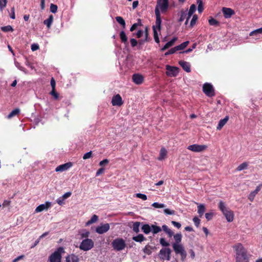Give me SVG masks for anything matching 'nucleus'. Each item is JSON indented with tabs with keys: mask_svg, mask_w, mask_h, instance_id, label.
<instances>
[{
	"mask_svg": "<svg viewBox=\"0 0 262 262\" xmlns=\"http://www.w3.org/2000/svg\"><path fill=\"white\" fill-rule=\"evenodd\" d=\"M133 239L135 242L141 243L144 241H145L146 238L144 236L143 234H139L136 236H133Z\"/></svg>",
	"mask_w": 262,
	"mask_h": 262,
	"instance_id": "26",
	"label": "nucleus"
},
{
	"mask_svg": "<svg viewBox=\"0 0 262 262\" xmlns=\"http://www.w3.org/2000/svg\"><path fill=\"white\" fill-rule=\"evenodd\" d=\"M120 38L122 42L126 45L128 43L127 37L124 31H122L120 33Z\"/></svg>",
	"mask_w": 262,
	"mask_h": 262,
	"instance_id": "27",
	"label": "nucleus"
},
{
	"mask_svg": "<svg viewBox=\"0 0 262 262\" xmlns=\"http://www.w3.org/2000/svg\"><path fill=\"white\" fill-rule=\"evenodd\" d=\"M209 24L211 26H219L220 23L217 20L211 17L209 19Z\"/></svg>",
	"mask_w": 262,
	"mask_h": 262,
	"instance_id": "44",
	"label": "nucleus"
},
{
	"mask_svg": "<svg viewBox=\"0 0 262 262\" xmlns=\"http://www.w3.org/2000/svg\"><path fill=\"white\" fill-rule=\"evenodd\" d=\"M90 232L85 230H82L81 233V236L82 238H86L89 236Z\"/></svg>",
	"mask_w": 262,
	"mask_h": 262,
	"instance_id": "53",
	"label": "nucleus"
},
{
	"mask_svg": "<svg viewBox=\"0 0 262 262\" xmlns=\"http://www.w3.org/2000/svg\"><path fill=\"white\" fill-rule=\"evenodd\" d=\"M50 83L52 87V90H55L56 86V82L53 78H51Z\"/></svg>",
	"mask_w": 262,
	"mask_h": 262,
	"instance_id": "63",
	"label": "nucleus"
},
{
	"mask_svg": "<svg viewBox=\"0 0 262 262\" xmlns=\"http://www.w3.org/2000/svg\"><path fill=\"white\" fill-rule=\"evenodd\" d=\"M94 246L93 242L92 239L86 238L84 239L81 243L79 248L80 249L84 251H88L90 250Z\"/></svg>",
	"mask_w": 262,
	"mask_h": 262,
	"instance_id": "8",
	"label": "nucleus"
},
{
	"mask_svg": "<svg viewBox=\"0 0 262 262\" xmlns=\"http://www.w3.org/2000/svg\"><path fill=\"white\" fill-rule=\"evenodd\" d=\"M20 110L19 108H15L13 110L8 116V118L10 119L14 116L19 114Z\"/></svg>",
	"mask_w": 262,
	"mask_h": 262,
	"instance_id": "40",
	"label": "nucleus"
},
{
	"mask_svg": "<svg viewBox=\"0 0 262 262\" xmlns=\"http://www.w3.org/2000/svg\"><path fill=\"white\" fill-rule=\"evenodd\" d=\"M193 222L196 227H199L200 224V220L196 216L193 218Z\"/></svg>",
	"mask_w": 262,
	"mask_h": 262,
	"instance_id": "52",
	"label": "nucleus"
},
{
	"mask_svg": "<svg viewBox=\"0 0 262 262\" xmlns=\"http://www.w3.org/2000/svg\"><path fill=\"white\" fill-rule=\"evenodd\" d=\"M197 4H198V10L199 13L202 12L204 10L203 3L202 0H197Z\"/></svg>",
	"mask_w": 262,
	"mask_h": 262,
	"instance_id": "42",
	"label": "nucleus"
},
{
	"mask_svg": "<svg viewBox=\"0 0 262 262\" xmlns=\"http://www.w3.org/2000/svg\"><path fill=\"white\" fill-rule=\"evenodd\" d=\"M219 208L222 212L223 214L225 216L228 222H231L233 221L234 219L233 212L226 207V204L224 202L221 201L219 202Z\"/></svg>",
	"mask_w": 262,
	"mask_h": 262,
	"instance_id": "4",
	"label": "nucleus"
},
{
	"mask_svg": "<svg viewBox=\"0 0 262 262\" xmlns=\"http://www.w3.org/2000/svg\"><path fill=\"white\" fill-rule=\"evenodd\" d=\"M196 10V6L194 4H192L190 6L189 11L187 13V16L188 18H190L193 13Z\"/></svg>",
	"mask_w": 262,
	"mask_h": 262,
	"instance_id": "31",
	"label": "nucleus"
},
{
	"mask_svg": "<svg viewBox=\"0 0 262 262\" xmlns=\"http://www.w3.org/2000/svg\"><path fill=\"white\" fill-rule=\"evenodd\" d=\"M39 49V46L37 44L34 43L31 45V50L35 51Z\"/></svg>",
	"mask_w": 262,
	"mask_h": 262,
	"instance_id": "64",
	"label": "nucleus"
},
{
	"mask_svg": "<svg viewBox=\"0 0 262 262\" xmlns=\"http://www.w3.org/2000/svg\"><path fill=\"white\" fill-rule=\"evenodd\" d=\"M78 256L74 254L69 255L66 258V262H78Z\"/></svg>",
	"mask_w": 262,
	"mask_h": 262,
	"instance_id": "25",
	"label": "nucleus"
},
{
	"mask_svg": "<svg viewBox=\"0 0 262 262\" xmlns=\"http://www.w3.org/2000/svg\"><path fill=\"white\" fill-rule=\"evenodd\" d=\"M161 229L168 235L169 237H171L173 235V231L167 225H163Z\"/></svg>",
	"mask_w": 262,
	"mask_h": 262,
	"instance_id": "23",
	"label": "nucleus"
},
{
	"mask_svg": "<svg viewBox=\"0 0 262 262\" xmlns=\"http://www.w3.org/2000/svg\"><path fill=\"white\" fill-rule=\"evenodd\" d=\"M257 34H262V28L256 29L250 32L249 35L253 36Z\"/></svg>",
	"mask_w": 262,
	"mask_h": 262,
	"instance_id": "45",
	"label": "nucleus"
},
{
	"mask_svg": "<svg viewBox=\"0 0 262 262\" xmlns=\"http://www.w3.org/2000/svg\"><path fill=\"white\" fill-rule=\"evenodd\" d=\"M222 12L224 17L226 18H230L233 15L235 14V12L233 9L226 7H223L222 8Z\"/></svg>",
	"mask_w": 262,
	"mask_h": 262,
	"instance_id": "13",
	"label": "nucleus"
},
{
	"mask_svg": "<svg viewBox=\"0 0 262 262\" xmlns=\"http://www.w3.org/2000/svg\"><path fill=\"white\" fill-rule=\"evenodd\" d=\"M51 203L50 202H46L45 204H42L36 207L35 209L36 212H40L44 210H47L51 207Z\"/></svg>",
	"mask_w": 262,
	"mask_h": 262,
	"instance_id": "16",
	"label": "nucleus"
},
{
	"mask_svg": "<svg viewBox=\"0 0 262 262\" xmlns=\"http://www.w3.org/2000/svg\"><path fill=\"white\" fill-rule=\"evenodd\" d=\"M160 243L163 247H167L169 246V243L166 242L164 238H161L160 239Z\"/></svg>",
	"mask_w": 262,
	"mask_h": 262,
	"instance_id": "48",
	"label": "nucleus"
},
{
	"mask_svg": "<svg viewBox=\"0 0 262 262\" xmlns=\"http://www.w3.org/2000/svg\"><path fill=\"white\" fill-rule=\"evenodd\" d=\"M53 16L52 15H50L49 16V18L46 20H44L43 24L47 26L48 28H50L51 27V26L53 23Z\"/></svg>",
	"mask_w": 262,
	"mask_h": 262,
	"instance_id": "28",
	"label": "nucleus"
},
{
	"mask_svg": "<svg viewBox=\"0 0 262 262\" xmlns=\"http://www.w3.org/2000/svg\"><path fill=\"white\" fill-rule=\"evenodd\" d=\"M140 222H136L134 223L133 225V230L136 233H138L139 232V226L140 225Z\"/></svg>",
	"mask_w": 262,
	"mask_h": 262,
	"instance_id": "37",
	"label": "nucleus"
},
{
	"mask_svg": "<svg viewBox=\"0 0 262 262\" xmlns=\"http://www.w3.org/2000/svg\"><path fill=\"white\" fill-rule=\"evenodd\" d=\"M162 229L160 227L156 225H151V231L154 234H157L161 231Z\"/></svg>",
	"mask_w": 262,
	"mask_h": 262,
	"instance_id": "33",
	"label": "nucleus"
},
{
	"mask_svg": "<svg viewBox=\"0 0 262 262\" xmlns=\"http://www.w3.org/2000/svg\"><path fill=\"white\" fill-rule=\"evenodd\" d=\"M179 63L186 72H190L191 71L190 66L188 62L181 60L179 62Z\"/></svg>",
	"mask_w": 262,
	"mask_h": 262,
	"instance_id": "19",
	"label": "nucleus"
},
{
	"mask_svg": "<svg viewBox=\"0 0 262 262\" xmlns=\"http://www.w3.org/2000/svg\"><path fill=\"white\" fill-rule=\"evenodd\" d=\"M189 43V41H186L185 42H183L180 45L176 46V50H177V51H180L184 49L188 45Z\"/></svg>",
	"mask_w": 262,
	"mask_h": 262,
	"instance_id": "32",
	"label": "nucleus"
},
{
	"mask_svg": "<svg viewBox=\"0 0 262 262\" xmlns=\"http://www.w3.org/2000/svg\"><path fill=\"white\" fill-rule=\"evenodd\" d=\"M152 249V247L150 246L149 245H146L144 248L143 249V252L147 255H150L151 254V249Z\"/></svg>",
	"mask_w": 262,
	"mask_h": 262,
	"instance_id": "36",
	"label": "nucleus"
},
{
	"mask_svg": "<svg viewBox=\"0 0 262 262\" xmlns=\"http://www.w3.org/2000/svg\"><path fill=\"white\" fill-rule=\"evenodd\" d=\"M177 37H174L171 40L167 42L165 45V46L161 49V51H164L166 50H167V49H168L169 48H170V47L174 45L175 41L177 40Z\"/></svg>",
	"mask_w": 262,
	"mask_h": 262,
	"instance_id": "21",
	"label": "nucleus"
},
{
	"mask_svg": "<svg viewBox=\"0 0 262 262\" xmlns=\"http://www.w3.org/2000/svg\"><path fill=\"white\" fill-rule=\"evenodd\" d=\"M112 104L113 106H120L123 104V101L119 94H117L113 97Z\"/></svg>",
	"mask_w": 262,
	"mask_h": 262,
	"instance_id": "12",
	"label": "nucleus"
},
{
	"mask_svg": "<svg viewBox=\"0 0 262 262\" xmlns=\"http://www.w3.org/2000/svg\"><path fill=\"white\" fill-rule=\"evenodd\" d=\"M92 156V151H90L89 152H88L86 153H85L83 156V159L84 160H86V159H88L89 158H90Z\"/></svg>",
	"mask_w": 262,
	"mask_h": 262,
	"instance_id": "60",
	"label": "nucleus"
},
{
	"mask_svg": "<svg viewBox=\"0 0 262 262\" xmlns=\"http://www.w3.org/2000/svg\"><path fill=\"white\" fill-rule=\"evenodd\" d=\"M136 196L138 198L141 199L143 200H147V196L144 194L142 193H137Z\"/></svg>",
	"mask_w": 262,
	"mask_h": 262,
	"instance_id": "56",
	"label": "nucleus"
},
{
	"mask_svg": "<svg viewBox=\"0 0 262 262\" xmlns=\"http://www.w3.org/2000/svg\"><path fill=\"white\" fill-rule=\"evenodd\" d=\"M157 29H158L157 27L156 26V25L155 26H152L154 39L157 43H159L160 40H159V38L158 36V32L157 31Z\"/></svg>",
	"mask_w": 262,
	"mask_h": 262,
	"instance_id": "29",
	"label": "nucleus"
},
{
	"mask_svg": "<svg viewBox=\"0 0 262 262\" xmlns=\"http://www.w3.org/2000/svg\"><path fill=\"white\" fill-rule=\"evenodd\" d=\"M262 185L260 184L257 186L255 190L252 191L248 195V199L253 202L256 194L260 190Z\"/></svg>",
	"mask_w": 262,
	"mask_h": 262,
	"instance_id": "17",
	"label": "nucleus"
},
{
	"mask_svg": "<svg viewBox=\"0 0 262 262\" xmlns=\"http://www.w3.org/2000/svg\"><path fill=\"white\" fill-rule=\"evenodd\" d=\"M130 44L132 47H136L138 44V41L134 38H131L130 40Z\"/></svg>",
	"mask_w": 262,
	"mask_h": 262,
	"instance_id": "58",
	"label": "nucleus"
},
{
	"mask_svg": "<svg viewBox=\"0 0 262 262\" xmlns=\"http://www.w3.org/2000/svg\"><path fill=\"white\" fill-rule=\"evenodd\" d=\"M207 146L205 145L192 144L188 146L187 149L193 152H201L205 150Z\"/></svg>",
	"mask_w": 262,
	"mask_h": 262,
	"instance_id": "10",
	"label": "nucleus"
},
{
	"mask_svg": "<svg viewBox=\"0 0 262 262\" xmlns=\"http://www.w3.org/2000/svg\"><path fill=\"white\" fill-rule=\"evenodd\" d=\"M110 224L108 223L100 224L99 225V234L106 232L110 229Z\"/></svg>",
	"mask_w": 262,
	"mask_h": 262,
	"instance_id": "18",
	"label": "nucleus"
},
{
	"mask_svg": "<svg viewBox=\"0 0 262 262\" xmlns=\"http://www.w3.org/2000/svg\"><path fill=\"white\" fill-rule=\"evenodd\" d=\"M152 206L156 208H164L165 207V205L164 204H160L157 202H155L152 204Z\"/></svg>",
	"mask_w": 262,
	"mask_h": 262,
	"instance_id": "51",
	"label": "nucleus"
},
{
	"mask_svg": "<svg viewBox=\"0 0 262 262\" xmlns=\"http://www.w3.org/2000/svg\"><path fill=\"white\" fill-rule=\"evenodd\" d=\"M248 167V163L247 162H243L241 164L236 168L237 171H241L244 169H247Z\"/></svg>",
	"mask_w": 262,
	"mask_h": 262,
	"instance_id": "41",
	"label": "nucleus"
},
{
	"mask_svg": "<svg viewBox=\"0 0 262 262\" xmlns=\"http://www.w3.org/2000/svg\"><path fill=\"white\" fill-rule=\"evenodd\" d=\"M233 249L235 252V262H249L250 255L242 244L235 245Z\"/></svg>",
	"mask_w": 262,
	"mask_h": 262,
	"instance_id": "3",
	"label": "nucleus"
},
{
	"mask_svg": "<svg viewBox=\"0 0 262 262\" xmlns=\"http://www.w3.org/2000/svg\"><path fill=\"white\" fill-rule=\"evenodd\" d=\"M142 231L145 234H148L151 231V226L149 224H144L141 227Z\"/></svg>",
	"mask_w": 262,
	"mask_h": 262,
	"instance_id": "24",
	"label": "nucleus"
},
{
	"mask_svg": "<svg viewBox=\"0 0 262 262\" xmlns=\"http://www.w3.org/2000/svg\"><path fill=\"white\" fill-rule=\"evenodd\" d=\"M173 236L174 239V242L172 244L173 249L176 254L181 255V260L183 261L186 258L187 252L181 244L182 235L181 233H178Z\"/></svg>",
	"mask_w": 262,
	"mask_h": 262,
	"instance_id": "2",
	"label": "nucleus"
},
{
	"mask_svg": "<svg viewBox=\"0 0 262 262\" xmlns=\"http://www.w3.org/2000/svg\"><path fill=\"white\" fill-rule=\"evenodd\" d=\"M133 81L136 84L139 85L143 83V76L139 74H134L132 76Z\"/></svg>",
	"mask_w": 262,
	"mask_h": 262,
	"instance_id": "14",
	"label": "nucleus"
},
{
	"mask_svg": "<svg viewBox=\"0 0 262 262\" xmlns=\"http://www.w3.org/2000/svg\"><path fill=\"white\" fill-rule=\"evenodd\" d=\"M167 154V151L164 148L162 147L160 151V157H159L158 159L159 160H162L163 159H164L165 157L166 156Z\"/></svg>",
	"mask_w": 262,
	"mask_h": 262,
	"instance_id": "34",
	"label": "nucleus"
},
{
	"mask_svg": "<svg viewBox=\"0 0 262 262\" xmlns=\"http://www.w3.org/2000/svg\"><path fill=\"white\" fill-rule=\"evenodd\" d=\"M171 224L176 227H177L178 229H180L181 227V224L177 222L176 221H171Z\"/></svg>",
	"mask_w": 262,
	"mask_h": 262,
	"instance_id": "62",
	"label": "nucleus"
},
{
	"mask_svg": "<svg viewBox=\"0 0 262 262\" xmlns=\"http://www.w3.org/2000/svg\"><path fill=\"white\" fill-rule=\"evenodd\" d=\"M169 2L168 0H157V5L155 8V15H156V23L159 31L161 29V17L160 11L162 13H165L168 8Z\"/></svg>",
	"mask_w": 262,
	"mask_h": 262,
	"instance_id": "1",
	"label": "nucleus"
},
{
	"mask_svg": "<svg viewBox=\"0 0 262 262\" xmlns=\"http://www.w3.org/2000/svg\"><path fill=\"white\" fill-rule=\"evenodd\" d=\"M57 6L55 5V4H51V5H50V11L53 13H55L57 11Z\"/></svg>",
	"mask_w": 262,
	"mask_h": 262,
	"instance_id": "50",
	"label": "nucleus"
},
{
	"mask_svg": "<svg viewBox=\"0 0 262 262\" xmlns=\"http://www.w3.org/2000/svg\"><path fill=\"white\" fill-rule=\"evenodd\" d=\"M64 200H65L63 199V198L61 196V197L58 198L56 202L58 203V204H59V205H62L63 204H64Z\"/></svg>",
	"mask_w": 262,
	"mask_h": 262,
	"instance_id": "61",
	"label": "nucleus"
},
{
	"mask_svg": "<svg viewBox=\"0 0 262 262\" xmlns=\"http://www.w3.org/2000/svg\"><path fill=\"white\" fill-rule=\"evenodd\" d=\"M112 246L114 249L117 251H121L125 247V241L121 238H117L112 242Z\"/></svg>",
	"mask_w": 262,
	"mask_h": 262,
	"instance_id": "7",
	"label": "nucleus"
},
{
	"mask_svg": "<svg viewBox=\"0 0 262 262\" xmlns=\"http://www.w3.org/2000/svg\"><path fill=\"white\" fill-rule=\"evenodd\" d=\"M108 163L109 160L107 159H104L99 162V166H101V167L99 168V174H102L104 172L105 170L104 167L107 165Z\"/></svg>",
	"mask_w": 262,
	"mask_h": 262,
	"instance_id": "20",
	"label": "nucleus"
},
{
	"mask_svg": "<svg viewBox=\"0 0 262 262\" xmlns=\"http://www.w3.org/2000/svg\"><path fill=\"white\" fill-rule=\"evenodd\" d=\"M64 252V249L62 247H59L49 257L50 262H61V253Z\"/></svg>",
	"mask_w": 262,
	"mask_h": 262,
	"instance_id": "5",
	"label": "nucleus"
},
{
	"mask_svg": "<svg viewBox=\"0 0 262 262\" xmlns=\"http://www.w3.org/2000/svg\"><path fill=\"white\" fill-rule=\"evenodd\" d=\"M166 74L169 76H176L179 72V68L176 67H172L169 65L166 66Z\"/></svg>",
	"mask_w": 262,
	"mask_h": 262,
	"instance_id": "11",
	"label": "nucleus"
},
{
	"mask_svg": "<svg viewBox=\"0 0 262 262\" xmlns=\"http://www.w3.org/2000/svg\"><path fill=\"white\" fill-rule=\"evenodd\" d=\"M177 51H177V50H176V47H174V48L170 49L167 52H166L165 53V56H168L170 54H172L176 53Z\"/></svg>",
	"mask_w": 262,
	"mask_h": 262,
	"instance_id": "49",
	"label": "nucleus"
},
{
	"mask_svg": "<svg viewBox=\"0 0 262 262\" xmlns=\"http://www.w3.org/2000/svg\"><path fill=\"white\" fill-rule=\"evenodd\" d=\"M187 17V12L186 11L182 10L181 11V16L179 19V21H180V22L183 21L185 19H186Z\"/></svg>",
	"mask_w": 262,
	"mask_h": 262,
	"instance_id": "43",
	"label": "nucleus"
},
{
	"mask_svg": "<svg viewBox=\"0 0 262 262\" xmlns=\"http://www.w3.org/2000/svg\"><path fill=\"white\" fill-rule=\"evenodd\" d=\"M203 92L209 97H213L215 95L213 85L209 83H205L203 84Z\"/></svg>",
	"mask_w": 262,
	"mask_h": 262,
	"instance_id": "6",
	"label": "nucleus"
},
{
	"mask_svg": "<svg viewBox=\"0 0 262 262\" xmlns=\"http://www.w3.org/2000/svg\"><path fill=\"white\" fill-rule=\"evenodd\" d=\"M72 166V163L68 162V163H67L64 164H62V165H60L57 166L55 169V171L56 172H62V171L68 170Z\"/></svg>",
	"mask_w": 262,
	"mask_h": 262,
	"instance_id": "15",
	"label": "nucleus"
},
{
	"mask_svg": "<svg viewBox=\"0 0 262 262\" xmlns=\"http://www.w3.org/2000/svg\"><path fill=\"white\" fill-rule=\"evenodd\" d=\"M213 213L212 212H210V213H206L205 214V217H206V219L208 220V221H210L212 219V217H213Z\"/></svg>",
	"mask_w": 262,
	"mask_h": 262,
	"instance_id": "59",
	"label": "nucleus"
},
{
	"mask_svg": "<svg viewBox=\"0 0 262 262\" xmlns=\"http://www.w3.org/2000/svg\"><path fill=\"white\" fill-rule=\"evenodd\" d=\"M7 0H0V9L1 10L6 6Z\"/></svg>",
	"mask_w": 262,
	"mask_h": 262,
	"instance_id": "54",
	"label": "nucleus"
},
{
	"mask_svg": "<svg viewBox=\"0 0 262 262\" xmlns=\"http://www.w3.org/2000/svg\"><path fill=\"white\" fill-rule=\"evenodd\" d=\"M50 94L53 96L55 99H57L58 98V94L56 92L55 90H52L50 92Z\"/></svg>",
	"mask_w": 262,
	"mask_h": 262,
	"instance_id": "57",
	"label": "nucleus"
},
{
	"mask_svg": "<svg viewBox=\"0 0 262 262\" xmlns=\"http://www.w3.org/2000/svg\"><path fill=\"white\" fill-rule=\"evenodd\" d=\"M228 120V116H226L224 119L220 120L216 127V129L218 130H221L222 127L226 124Z\"/></svg>",
	"mask_w": 262,
	"mask_h": 262,
	"instance_id": "22",
	"label": "nucleus"
},
{
	"mask_svg": "<svg viewBox=\"0 0 262 262\" xmlns=\"http://www.w3.org/2000/svg\"><path fill=\"white\" fill-rule=\"evenodd\" d=\"M171 250L169 248H162L159 252V257L162 259L169 260L170 259Z\"/></svg>",
	"mask_w": 262,
	"mask_h": 262,
	"instance_id": "9",
	"label": "nucleus"
},
{
	"mask_svg": "<svg viewBox=\"0 0 262 262\" xmlns=\"http://www.w3.org/2000/svg\"><path fill=\"white\" fill-rule=\"evenodd\" d=\"M116 21L122 26L123 28H124L125 27V22L123 18L121 16H117L116 17Z\"/></svg>",
	"mask_w": 262,
	"mask_h": 262,
	"instance_id": "39",
	"label": "nucleus"
},
{
	"mask_svg": "<svg viewBox=\"0 0 262 262\" xmlns=\"http://www.w3.org/2000/svg\"><path fill=\"white\" fill-rule=\"evenodd\" d=\"M164 212L166 214H168V215H173L175 213V211L174 210H170L169 209H165L164 210Z\"/></svg>",
	"mask_w": 262,
	"mask_h": 262,
	"instance_id": "55",
	"label": "nucleus"
},
{
	"mask_svg": "<svg viewBox=\"0 0 262 262\" xmlns=\"http://www.w3.org/2000/svg\"><path fill=\"white\" fill-rule=\"evenodd\" d=\"M205 211V206L204 204H200L198 206V212L200 217H202Z\"/></svg>",
	"mask_w": 262,
	"mask_h": 262,
	"instance_id": "30",
	"label": "nucleus"
},
{
	"mask_svg": "<svg viewBox=\"0 0 262 262\" xmlns=\"http://www.w3.org/2000/svg\"><path fill=\"white\" fill-rule=\"evenodd\" d=\"M138 22L137 23H135L134 24L132 27H130V31L131 32H133L134 31V30H135L139 26H141L142 25V24H141V20L140 19H138Z\"/></svg>",
	"mask_w": 262,
	"mask_h": 262,
	"instance_id": "38",
	"label": "nucleus"
},
{
	"mask_svg": "<svg viewBox=\"0 0 262 262\" xmlns=\"http://www.w3.org/2000/svg\"><path fill=\"white\" fill-rule=\"evenodd\" d=\"M1 29L3 31L6 32H9V31H12L13 30L12 27L10 25L3 27H2Z\"/></svg>",
	"mask_w": 262,
	"mask_h": 262,
	"instance_id": "46",
	"label": "nucleus"
},
{
	"mask_svg": "<svg viewBox=\"0 0 262 262\" xmlns=\"http://www.w3.org/2000/svg\"><path fill=\"white\" fill-rule=\"evenodd\" d=\"M98 220V216L97 215L94 214L92 217V218L89 220L88 221L86 224H85V225L86 226H89L91 224L94 223H95Z\"/></svg>",
	"mask_w": 262,
	"mask_h": 262,
	"instance_id": "35",
	"label": "nucleus"
},
{
	"mask_svg": "<svg viewBox=\"0 0 262 262\" xmlns=\"http://www.w3.org/2000/svg\"><path fill=\"white\" fill-rule=\"evenodd\" d=\"M198 17L197 15L194 14L193 15L192 18L190 21V26L192 27L196 23V21L198 20Z\"/></svg>",
	"mask_w": 262,
	"mask_h": 262,
	"instance_id": "47",
	"label": "nucleus"
}]
</instances>
